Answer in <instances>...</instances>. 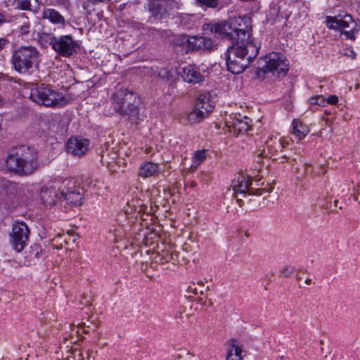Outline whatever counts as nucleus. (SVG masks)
Listing matches in <instances>:
<instances>
[{
    "mask_svg": "<svg viewBox=\"0 0 360 360\" xmlns=\"http://www.w3.org/2000/svg\"><path fill=\"white\" fill-rule=\"evenodd\" d=\"M181 75L184 81L188 83L196 84L204 79V76L192 65L183 68Z\"/></svg>",
    "mask_w": 360,
    "mask_h": 360,
    "instance_id": "obj_18",
    "label": "nucleus"
},
{
    "mask_svg": "<svg viewBox=\"0 0 360 360\" xmlns=\"http://www.w3.org/2000/svg\"><path fill=\"white\" fill-rule=\"evenodd\" d=\"M265 65L257 70V75L261 76L266 73H271L277 78L285 77L288 72V63L285 57L278 53H270L265 58Z\"/></svg>",
    "mask_w": 360,
    "mask_h": 360,
    "instance_id": "obj_8",
    "label": "nucleus"
},
{
    "mask_svg": "<svg viewBox=\"0 0 360 360\" xmlns=\"http://www.w3.org/2000/svg\"><path fill=\"white\" fill-rule=\"evenodd\" d=\"M159 166L152 162H143L139 167V176L143 178H148L158 174Z\"/></svg>",
    "mask_w": 360,
    "mask_h": 360,
    "instance_id": "obj_20",
    "label": "nucleus"
},
{
    "mask_svg": "<svg viewBox=\"0 0 360 360\" xmlns=\"http://www.w3.org/2000/svg\"><path fill=\"white\" fill-rule=\"evenodd\" d=\"M5 22L4 16L0 13V25Z\"/></svg>",
    "mask_w": 360,
    "mask_h": 360,
    "instance_id": "obj_42",
    "label": "nucleus"
},
{
    "mask_svg": "<svg viewBox=\"0 0 360 360\" xmlns=\"http://www.w3.org/2000/svg\"><path fill=\"white\" fill-rule=\"evenodd\" d=\"M326 26L331 30L340 32L347 39L354 40L356 34L359 30V26L351 15H338L328 16L326 20Z\"/></svg>",
    "mask_w": 360,
    "mask_h": 360,
    "instance_id": "obj_6",
    "label": "nucleus"
},
{
    "mask_svg": "<svg viewBox=\"0 0 360 360\" xmlns=\"http://www.w3.org/2000/svg\"><path fill=\"white\" fill-rule=\"evenodd\" d=\"M338 202V200H335L334 203H335V206H337Z\"/></svg>",
    "mask_w": 360,
    "mask_h": 360,
    "instance_id": "obj_45",
    "label": "nucleus"
},
{
    "mask_svg": "<svg viewBox=\"0 0 360 360\" xmlns=\"http://www.w3.org/2000/svg\"><path fill=\"white\" fill-rule=\"evenodd\" d=\"M158 75L160 77H161L163 79L170 81V80H172L174 74H173V72L171 70H168L167 69H162L159 72Z\"/></svg>",
    "mask_w": 360,
    "mask_h": 360,
    "instance_id": "obj_35",
    "label": "nucleus"
},
{
    "mask_svg": "<svg viewBox=\"0 0 360 360\" xmlns=\"http://www.w3.org/2000/svg\"><path fill=\"white\" fill-rule=\"evenodd\" d=\"M176 360H195V357L193 354L186 352V350H181Z\"/></svg>",
    "mask_w": 360,
    "mask_h": 360,
    "instance_id": "obj_33",
    "label": "nucleus"
},
{
    "mask_svg": "<svg viewBox=\"0 0 360 360\" xmlns=\"http://www.w3.org/2000/svg\"><path fill=\"white\" fill-rule=\"evenodd\" d=\"M197 285H198V287L195 286V284H193V286H189L188 290L196 295L198 293H200V295H203L209 290V288L205 286L204 283L202 281L198 282Z\"/></svg>",
    "mask_w": 360,
    "mask_h": 360,
    "instance_id": "obj_28",
    "label": "nucleus"
},
{
    "mask_svg": "<svg viewBox=\"0 0 360 360\" xmlns=\"http://www.w3.org/2000/svg\"><path fill=\"white\" fill-rule=\"evenodd\" d=\"M312 172L311 167L310 165L305 166V172L306 174H310Z\"/></svg>",
    "mask_w": 360,
    "mask_h": 360,
    "instance_id": "obj_41",
    "label": "nucleus"
},
{
    "mask_svg": "<svg viewBox=\"0 0 360 360\" xmlns=\"http://www.w3.org/2000/svg\"><path fill=\"white\" fill-rule=\"evenodd\" d=\"M42 18L49 20L51 23L64 25V17L54 8H45L42 13Z\"/></svg>",
    "mask_w": 360,
    "mask_h": 360,
    "instance_id": "obj_21",
    "label": "nucleus"
},
{
    "mask_svg": "<svg viewBox=\"0 0 360 360\" xmlns=\"http://www.w3.org/2000/svg\"><path fill=\"white\" fill-rule=\"evenodd\" d=\"M60 195L61 198H64V200H65L69 204H72L75 206L82 205V200L83 198L82 194L75 186L68 188L66 191L64 189L60 190Z\"/></svg>",
    "mask_w": 360,
    "mask_h": 360,
    "instance_id": "obj_16",
    "label": "nucleus"
},
{
    "mask_svg": "<svg viewBox=\"0 0 360 360\" xmlns=\"http://www.w3.org/2000/svg\"><path fill=\"white\" fill-rule=\"evenodd\" d=\"M231 186L236 194L241 193L249 195H262L264 193H269L271 188L266 189V188H253L252 181L249 176H246L243 174H239L238 176L232 181Z\"/></svg>",
    "mask_w": 360,
    "mask_h": 360,
    "instance_id": "obj_10",
    "label": "nucleus"
},
{
    "mask_svg": "<svg viewBox=\"0 0 360 360\" xmlns=\"http://www.w3.org/2000/svg\"><path fill=\"white\" fill-rule=\"evenodd\" d=\"M230 342L231 347L228 349L226 360H242V349L237 340L232 338Z\"/></svg>",
    "mask_w": 360,
    "mask_h": 360,
    "instance_id": "obj_23",
    "label": "nucleus"
},
{
    "mask_svg": "<svg viewBox=\"0 0 360 360\" xmlns=\"http://www.w3.org/2000/svg\"><path fill=\"white\" fill-rule=\"evenodd\" d=\"M8 44V40L5 38H0V51Z\"/></svg>",
    "mask_w": 360,
    "mask_h": 360,
    "instance_id": "obj_39",
    "label": "nucleus"
},
{
    "mask_svg": "<svg viewBox=\"0 0 360 360\" xmlns=\"http://www.w3.org/2000/svg\"><path fill=\"white\" fill-rule=\"evenodd\" d=\"M305 283L307 285H310L311 283V280L310 278H307L305 280Z\"/></svg>",
    "mask_w": 360,
    "mask_h": 360,
    "instance_id": "obj_43",
    "label": "nucleus"
},
{
    "mask_svg": "<svg viewBox=\"0 0 360 360\" xmlns=\"http://www.w3.org/2000/svg\"><path fill=\"white\" fill-rule=\"evenodd\" d=\"M207 151V150H198L195 153L193 160L198 162V165L201 164L204 161Z\"/></svg>",
    "mask_w": 360,
    "mask_h": 360,
    "instance_id": "obj_31",
    "label": "nucleus"
},
{
    "mask_svg": "<svg viewBox=\"0 0 360 360\" xmlns=\"http://www.w3.org/2000/svg\"><path fill=\"white\" fill-rule=\"evenodd\" d=\"M32 248H33V252L36 250V252L34 253V257H36V258L40 257L41 252H42L41 248L37 245H34Z\"/></svg>",
    "mask_w": 360,
    "mask_h": 360,
    "instance_id": "obj_38",
    "label": "nucleus"
},
{
    "mask_svg": "<svg viewBox=\"0 0 360 360\" xmlns=\"http://www.w3.org/2000/svg\"><path fill=\"white\" fill-rule=\"evenodd\" d=\"M124 209L127 214H131L134 212L139 214L141 212L148 214L150 212V210H148V206L142 204V202L138 199H132L129 201Z\"/></svg>",
    "mask_w": 360,
    "mask_h": 360,
    "instance_id": "obj_22",
    "label": "nucleus"
},
{
    "mask_svg": "<svg viewBox=\"0 0 360 360\" xmlns=\"http://www.w3.org/2000/svg\"><path fill=\"white\" fill-rule=\"evenodd\" d=\"M29 97L33 102L46 107H61L66 103L62 94L45 84L32 87Z\"/></svg>",
    "mask_w": 360,
    "mask_h": 360,
    "instance_id": "obj_5",
    "label": "nucleus"
},
{
    "mask_svg": "<svg viewBox=\"0 0 360 360\" xmlns=\"http://www.w3.org/2000/svg\"><path fill=\"white\" fill-rule=\"evenodd\" d=\"M15 26L16 32L21 35L27 34L30 31V22L28 18L24 15L16 19Z\"/></svg>",
    "mask_w": 360,
    "mask_h": 360,
    "instance_id": "obj_25",
    "label": "nucleus"
},
{
    "mask_svg": "<svg viewBox=\"0 0 360 360\" xmlns=\"http://www.w3.org/2000/svg\"><path fill=\"white\" fill-rule=\"evenodd\" d=\"M179 253L170 249L163 252L162 255V262H172L173 264L179 263Z\"/></svg>",
    "mask_w": 360,
    "mask_h": 360,
    "instance_id": "obj_26",
    "label": "nucleus"
},
{
    "mask_svg": "<svg viewBox=\"0 0 360 360\" xmlns=\"http://www.w3.org/2000/svg\"><path fill=\"white\" fill-rule=\"evenodd\" d=\"M30 229L23 221H17L13 225L10 241L14 250L21 252L29 238Z\"/></svg>",
    "mask_w": 360,
    "mask_h": 360,
    "instance_id": "obj_12",
    "label": "nucleus"
},
{
    "mask_svg": "<svg viewBox=\"0 0 360 360\" xmlns=\"http://www.w3.org/2000/svg\"><path fill=\"white\" fill-rule=\"evenodd\" d=\"M338 101V97L335 95L330 96L327 100V103L329 104H336Z\"/></svg>",
    "mask_w": 360,
    "mask_h": 360,
    "instance_id": "obj_37",
    "label": "nucleus"
},
{
    "mask_svg": "<svg viewBox=\"0 0 360 360\" xmlns=\"http://www.w3.org/2000/svg\"><path fill=\"white\" fill-rule=\"evenodd\" d=\"M85 326H86V325L84 323H81L78 324V327L83 329V331L84 333H88L89 331L87 330V329H84Z\"/></svg>",
    "mask_w": 360,
    "mask_h": 360,
    "instance_id": "obj_40",
    "label": "nucleus"
},
{
    "mask_svg": "<svg viewBox=\"0 0 360 360\" xmlns=\"http://www.w3.org/2000/svg\"><path fill=\"white\" fill-rule=\"evenodd\" d=\"M213 108L210 93L200 94L198 97L194 110L188 115V120L191 122H199L208 116Z\"/></svg>",
    "mask_w": 360,
    "mask_h": 360,
    "instance_id": "obj_9",
    "label": "nucleus"
},
{
    "mask_svg": "<svg viewBox=\"0 0 360 360\" xmlns=\"http://www.w3.org/2000/svg\"><path fill=\"white\" fill-rule=\"evenodd\" d=\"M41 55L37 48L22 46L13 51L11 63L13 69L20 74L31 75L39 69Z\"/></svg>",
    "mask_w": 360,
    "mask_h": 360,
    "instance_id": "obj_3",
    "label": "nucleus"
},
{
    "mask_svg": "<svg viewBox=\"0 0 360 360\" xmlns=\"http://www.w3.org/2000/svg\"><path fill=\"white\" fill-rule=\"evenodd\" d=\"M137 104L136 96L127 89H120L113 95V109L136 124L139 114Z\"/></svg>",
    "mask_w": 360,
    "mask_h": 360,
    "instance_id": "obj_4",
    "label": "nucleus"
},
{
    "mask_svg": "<svg viewBox=\"0 0 360 360\" xmlns=\"http://www.w3.org/2000/svg\"><path fill=\"white\" fill-rule=\"evenodd\" d=\"M231 122H229L228 127L232 128L233 134L238 135L239 134L246 132L250 127V122L251 120L247 117H241L240 115H235Z\"/></svg>",
    "mask_w": 360,
    "mask_h": 360,
    "instance_id": "obj_15",
    "label": "nucleus"
},
{
    "mask_svg": "<svg viewBox=\"0 0 360 360\" xmlns=\"http://www.w3.org/2000/svg\"><path fill=\"white\" fill-rule=\"evenodd\" d=\"M292 133L299 139H304L309 132V128L299 120H293Z\"/></svg>",
    "mask_w": 360,
    "mask_h": 360,
    "instance_id": "obj_24",
    "label": "nucleus"
},
{
    "mask_svg": "<svg viewBox=\"0 0 360 360\" xmlns=\"http://www.w3.org/2000/svg\"><path fill=\"white\" fill-rule=\"evenodd\" d=\"M191 40L190 51L209 50L212 48V41L209 38L192 36Z\"/></svg>",
    "mask_w": 360,
    "mask_h": 360,
    "instance_id": "obj_19",
    "label": "nucleus"
},
{
    "mask_svg": "<svg viewBox=\"0 0 360 360\" xmlns=\"http://www.w3.org/2000/svg\"><path fill=\"white\" fill-rule=\"evenodd\" d=\"M285 142L281 138L277 136L269 137L266 141V150L264 153L265 155H269L274 160H281V163H284L287 161L290 156L283 150L285 147Z\"/></svg>",
    "mask_w": 360,
    "mask_h": 360,
    "instance_id": "obj_11",
    "label": "nucleus"
},
{
    "mask_svg": "<svg viewBox=\"0 0 360 360\" xmlns=\"http://www.w3.org/2000/svg\"><path fill=\"white\" fill-rule=\"evenodd\" d=\"M37 4V0H17L16 6L22 10L32 11Z\"/></svg>",
    "mask_w": 360,
    "mask_h": 360,
    "instance_id": "obj_27",
    "label": "nucleus"
},
{
    "mask_svg": "<svg viewBox=\"0 0 360 360\" xmlns=\"http://www.w3.org/2000/svg\"><path fill=\"white\" fill-rule=\"evenodd\" d=\"M309 102L311 105H316L319 106H323L326 103L325 98L322 95L311 97L309 100Z\"/></svg>",
    "mask_w": 360,
    "mask_h": 360,
    "instance_id": "obj_34",
    "label": "nucleus"
},
{
    "mask_svg": "<svg viewBox=\"0 0 360 360\" xmlns=\"http://www.w3.org/2000/svg\"><path fill=\"white\" fill-rule=\"evenodd\" d=\"M250 22L247 17H238L207 25L212 33L234 41L226 53L227 68L233 74L241 73L259 52L258 47L250 39L252 29Z\"/></svg>",
    "mask_w": 360,
    "mask_h": 360,
    "instance_id": "obj_1",
    "label": "nucleus"
},
{
    "mask_svg": "<svg viewBox=\"0 0 360 360\" xmlns=\"http://www.w3.org/2000/svg\"><path fill=\"white\" fill-rule=\"evenodd\" d=\"M295 271V268L290 266H285L282 269V274L285 278L290 277Z\"/></svg>",
    "mask_w": 360,
    "mask_h": 360,
    "instance_id": "obj_36",
    "label": "nucleus"
},
{
    "mask_svg": "<svg viewBox=\"0 0 360 360\" xmlns=\"http://www.w3.org/2000/svg\"><path fill=\"white\" fill-rule=\"evenodd\" d=\"M5 165L8 170L20 176L31 175L39 167L37 153L30 148L22 146L6 157Z\"/></svg>",
    "mask_w": 360,
    "mask_h": 360,
    "instance_id": "obj_2",
    "label": "nucleus"
},
{
    "mask_svg": "<svg viewBox=\"0 0 360 360\" xmlns=\"http://www.w3.org/2000/svg\"><path fill=\"white\" fill-rule=\"evenodd\" d=\"M192 36L182 35L179 36L176 39V44L179 46H183L186 51H190V41Z\"/></svg>",
    "mask_w": 360,
    "mask_h": 360,
    "instance_id": "obj_29",
    "label": "nucleus"
},
{
    "mask_svg": "<svg viewBox=\"0 0 360 360\" xmlns=\"http://www.w3.org/2000/svg\"><path fill=\"white\" fill-rule=\"evenodd\" d=\"M80 356L81 352L79 349L77 348L71 349L67 352V355L64 358V360H76V357H80Z\"/></svg>",
    "mask_w": 360,
    "mask_h": 360,
    "instance_id": "obj_32",
    "label": "nucleus"
},
{
    "mask_svg": "<svg viewBox=\"0 0 360 360\" xmlns=\"http://www.w3.org/2000/svg\"><path fill=\"white\" fill-rule=\"evenodd\" d=\"M235 198H236L237 202L240 203V202L241 201V199L238 198V197L236 195Z\"/></svg>",
    "mask_w": 360,
    "mask_h": 360,
    "instance_id": "obj_44",
    "label": "nucleus"
},
{
    "mask_svg": "<svg viewBox=\"0 0 360 360\" xmlns=\"http://www.w3.org/2000/svg\"><path fill=\"white\" fill-rule=\"evenodd\" d=\"M202 7L216 8L219 4V0H196Z\"/></svg>",
    "mask_w": 360,
    "mask_h": 360,
    "instance_id": "obj_30",
    "label": "nucleus"
},
{
    "mask_svg": "<svg viewBox=\"0 0 360 360\" xmlns=\"http://www.w3.org/2000/svg\"><path fill=\"white\" fill-rule=\"evenodd\" d=\"M41 39L49 42L53 50L63 57H70L79 49L78 42L70 34L56 37L52 34H44Z\"/></svg>",
    "mask_w": 360,
    "mask_h": 360,
    "instance_id": "obj_7",
    "label": "nucleus"
},
{
    "mask_svg": "<svg viewBox=\"0 0 360 360\" xmlns=\"http://www.w3.org/2000/svg\"><path fill=\"white\" fill-rule=\"evenodd\" d=\"M176 7L174 0H152L148 4L149 12L156 18H162Z\"/></svg>",
    "mask_w": 360,
    "mask_h": 360,
    "instance_id": "obj_13",
    "label": "nucleus"
},
{
    "mask_svg": "<svg viewBox=\"0 0 360 360\" xmlns=\"http://www.w3.org/2000/svg\"><path fill=\"white\" fill-rule=\"evenodd\" d=\"M40 198L45 205H53L61 199L60 191L53 187L43 188L40 192Z\"/></svg>",
    "mask_w": 360,
    "mask_h": 360,
    "instance_id": "obj_17",
    "label": "nucleus"
},
{
    "mask_svg": "<svg viewBox=\"0 0 360 360\" xmlns=\"http://www.w3.org/2000/svg\"><path fill=\"white\" fill-rule=\"evenodd\" d=\"M89 145L87 139L72 137L66 144L67 152L75 156H81L86 152Z\"/></svg>",
    "mask_w": 360,
    "mask_h": 360,
    "instance_id": "obj_14",
    "label": "nucleus"
}]
</instances>
